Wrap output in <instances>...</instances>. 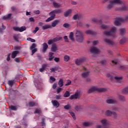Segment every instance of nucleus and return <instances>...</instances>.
<instances>
[{
    "instance_id": "obj_23",
    "label": "nucleus",
    "mask_w": 128,
    "mask_h": 128,
    "mask_svg": "<svg viewBox=\"0 0 128 128\" xmlns=\"http://www.w3.org/2000/svg\"><path fill=\"white\" fill-rule=\"evenodd\" d=\"M120 34H124L126 32V28H122L120 30Z\"/></svg>"
},
{
    "instance_id": "obj_16",
    "label": "nucleus",
    "mask_w": 128,
    "mask_h": 128,
    "mask_svg": "<svg viewBox=\"0 0 128 128\" xmlns=\"http://www.w3.org/2000/svg\"><path fill=\"white\" fill-rule=\"evenodd\" d=\"M106 102L107 104H116V100L114 99H108Z\"/></svg>"
},
{
    "instance_id": "obj_19",
    "label": "nucleus",
    "mask_w": 128,
    "mask_h": 128,
    "mask_svg": "<svg viewBox=\"0 0 128 128\" xmlns=\"http://www.w3.org/2000/svg\"><path fill=\"white\" fill-rule=\"evenodd\" d=\"M18 54V51L16 50L12 52V58H14L16 56V55Z\"/></svg>"
},
{
    "instance_id": "obj_31",
    "label": "nucleus",
    "mask_w": 128,
    "mask_h": 128,
    "mask_svg": "<svg viewBox=\"0 0 128 128\" xmlns=\"http://www.w3.org/2000/svg\"><path fill=\"white\" fill-rule=\"evenodd\" d=\"M122 92H123V94H128V86L124 88L122 90Z\"/></svg>"
},
{
    "instance_id": "obj_38",
    "label": "nucleus",
    "mask_w": 128,
    "mask_h": 128,
    "mask_svg": "<svg viewBox=\"0 0 128 128\" xmlns=\"http://www.w3.org/2000/svg\"><path fill=\"white\" fill-rule=\"evenodd\" d=\"M62 40V38L56 37L53 39V40L54 41V42H58V40Z\"/></svg>"
},
{
    "instance_id": "obj_33",
    "label": "nucleus",
    "mask_w": 128,
    "mask_h": 128,
    "mask_svg": "<svg viewBox=\"0 0 128 128\" xmlns=\"http://www.w3.org/2000/svg\"><path fill=\"white\" fill-rule=\"evenodd\" d=\"M10 16H12V14H9L6 16H4L3 17V18H4V20H8V19L10 18Z\"/></svg>"
},
{
    "instance_id": "obj_17",
    "label": "nucleus",
    "mask_w": 128,
    "mask_h": 128,
    "mask_svg": "<svg viewBox=\"0 0 128 128\" xmlns=\"http://www.w3.org/2000/svg\"><path fill=\"white\" fill-rule=\"evenodd\" d=\"M60 22V20H54L52 23V26L53 28H54V26H56V24H58Z\"/></svg>"
},
{
    "instance_id": "obj_35",
    "label": "nucleus",
    "mask_w": 128,
    "mask_h": 128,
    "mask_svg": "<svg viewBox=\"0 0 128 128\" xmlns=\"http://www.w3.org/2000/svg\"><path fill=\"white\" fill-rule=\"evenodd\" d=\"M70 92L68 91H66L64 94V98H68V96H70Z\"/></svg>"
},
{
    "instance_id": "obj_58",
    "label": "nucleus",
    "mask_w": 128,
    "mask_h": 128,
    "mask_svg": "<svg viewBox=\"0 0 128 128\" xmlns=\"http://www.w3.org/2000/svg\"><path fill=\"white\" fill-rule=\"evenodd\" d=\"M113 110H118V112H120L121 110L120 108H114L112 109Z\"/></svg>"
},
{
    "instance_id": "obj_21",
    "label": "nucleus",
    "mask_w": 128,
    "mask_h": 128,
    "mask_svg": "<svg viewBox=\"0 0 128 128\" xmlns=\"http://www.w3.org/2000/svg\"><path fill=\"white\" fill-rule=\"evenodd\" d=\"M52 4H53L54 6V8H60V4L56 2H52Z\"/></svg>"
},
{
    "instance_id": "obj_27",
    "label": "nucleus",
    "mask_w": 128,
    "mask_h": 128,
    "mask_svg": "<svg viewBox=\"0 0 128 128\" xmlns=\"http://www.w3.org/2000/svg\"><path fill=\"white\" fill-rule=\"evenodd\" d=\"M80 16L78 14H76L73 16V20H80Z\"/></svg>"
},
{
    "instance_id": "obj_54",
    "label": "nucleus",
    "mask_w": 128,
    "mask_h": 128,
    "mask_svg": "<svg viewBox=\"0 0 128 128\" xmlns=\"http://www.w3.org/2000/svg\"><path fill=\"white\" fill-rule=\"evenodd\" d=\"M56 100H61L62 98V95H56Z\"/></svg>"
},
{
    "instance_id": "obj_52",
    "label": "nucleus",
    "mask_w": 128,
    "mask_h": 128,
    "mask_svg": "<svg viewBox=\"0 0 128 128\" xmlns=\"http://www.w3.org/2000/svg\"><path fill=\"white\" fill-rule=\"evenodd\" d=\"M52 42H54V39L52 40H48V44H52Z\"/></svg>"
},
{
    "instance_id": "obj_48",
    "label": "nucleus",
    "mask_w": 128,
    "mask_h": 128,
    "mask_svg": "<svg viewBox=\"0 0 128 128\" xmlns=\"http://www.w3.org/2000/svg\"><path fill=\"white\" fill-rule=\"evenodd\" d=\"M70 108V104H67L64 106V108L65 110H69Z\"/></svg>"
},
{
    "instance_id": "obj_2",
    "label": "nucleus",
    "mask_w": 128,
    "mask_h": 128,
    "mask_svg": "<svg viewBox=\"0 0 128 128\" xmlns=\"http://www.w3.org/2000/svg\"><path fill=\"white\" fill-rule=\"evenodd\" d=\"M92 22H97V24H100V28L102 30H108L110 28V25H106L102 24V20H98L96 18H93L92 19Z\"/></svg>"
},
{
    "instance_id": "obj_3",
    "label": "nucleus",
    "mask_w": 128,
    "mask_h": 128,
    "mask_svg": "<svg viewBox=\"0 0 128 128\" xmlns=\"http://www.w3.org/2000/svg\"><path fill=\"white\" fill-rule=\"evenodd\" d=\"M118 30L116 29V27H112L110 31H104L103 34H105V36H114V34H116V32Z\"/></svg>"
},
{
    "instance_id": "obj_64",
    "label": "nucleus",
    "mask_w": 128,
    "mask_h": 128,
    "mask_svg": "<svg viewBox=\"0 0 128 128\" xmlns=\"http://www.w3.org/2000/svg\"><path fill=\"white\" fill-rule=\"evenodd\" d=\"M38 50L36 49V48H34V49H33L32 50V54H34V52H37Z\"/></svg>"
},
{
    "instance_id": "obj_43",
    "label": "nucleus",
    "mask_w": 128,
    "mask_h": 128,
    "mask_svg": "<svg viewBox=\"0 0 128 128\" xmlns=\"http://www.w3.org/2000/svg\"><path fill=\"white\" fill-rule=\"evenodd\" d=\"M126 42V38H123L120 40V44H124V42Z\"/></svg>"
},
{
    "instance_id": "obj_26",
    "label": "nucleus",
    "mask_w": 128,
    "mask_h": 128,
    "mask_svg": "<svg viewBox=\"0 0 128 128\" xmlns=\"http://www.w3.org/2000/svg\"><path fill=\"white\" fill-rule=\"evenodd\" d=\"M26 30V28L24 26L19 27V32H24V30Z\"/></svg>"
},
{
    "instance_id": "obj_44",
    "label": "nucleus",
    "mask_w": 128,
    "mask_h": 128,
    "mask_svg": "<svg viewBox=\"0 0 128 128\" xmlns=\"http://www.w3.org/2000/svg\"><path fill=\"white\" fill-rule=\"evenodd\" d=\"M13 38H14V40H15L18 41V34H14L13 36Z\"/></svg>"
},
{
    "instance_id": "obj_46",
    "label": "nucleus",
    "mask_w": 128,
    "mask_h": 128,
    "mask_svg": "<svg viewBox=\"0 0 128 128\" xmlns=\"http://www.w3.org/2000/svg\"><path fill=\"white\" fill-rule=\"evenodd\" d=\"M28 104L30 106H36L34 102H29Z\"/></svg>"
},
{
    "instance_id": "obj_25",
    "label": "nucleus",
    "mask_w": 128,
    "mask_h": 128,
    "mask_svg": "<svg viewBox=\"0 0 128 128\" xmlns=\"http://www.w3.org/2000/svg\"><path fill=\"white\" fill-rule=\"evenodd\" d=\"M101 122L103 126H106L108 124V120L106 119H103L101 120Z\"/></svg>"
},
{
    "instance_id": "obj_11",
    "label": "nucleus",
    "mask_w": 128,
    "mask_h": 128,
    "mask_svg": "<svg viewBox=\"0 0 128 128\" xmlns=\"http://www.w3.org/2000/svg\"><path fill=\"white\" fill-rule=\"evenodd\" d=\"M72 10L69 9L64 12V16L66 18H68L70 14H72Z\"/></svg>"
},
{
    "instance_id": "obj_50",
    "label": "nucleus",
    "mask_w": 128,
    "mask_h": 128,
    "mask_svg": "<svg viewBox=\"0 0 128 128\" xmlns=\"http://www.w3.org/2000/svg\"><path fill=\"white\" fill-rule=\"evenodd\" d=\"M72 84V81H70V80H68L66 81V84H65V86H70V84Z\"/></svg>"
},
{
    "instance_id": "obj_7",
    "label": "nucleus",
    "mask_w": 128,
    "mask_h": 128,
    "mask_svg": "<svg viewBox=\"0 0 128 128\" xmlns=\"http://www.w3.org/2000/svg\"><path fill=\"white\" fill-rule=\"evenodd\" d=\"M90 52L94 54H98L100 53V50L96 47L94 46L90 48Z\"/></svg>"
},
{
    "instance_id": "obj_63",
    "label": "nucleus",
    "mask_w": 128,
    "mask_h": 128,
    "mask_svg": "<svg viewBox=\"0 0 128 128\" xmlns=\"http://www.w3.org/2000/svg\"><path fill=\"white\" fill-rule=\"evenodd\" d=\"M34 14H40V10H34Z\"/></svg>"
},
{
    "instance_id": "obj_15",
    "label": "nucleus",
    "mask_w": 128,
    "mask_h": 128,
    "mask_svg": "<svg viewBox=\"0 0 128 128\" xmlns=\"http://www.w3.org/2000/svg\"><path fill=\"white\" fill-rule=\"evenodd\" d=\"M48 28H52V26H50V24H44L42 26V30H43Z\"/></svg>"
},
{
    "instance_id": "obj_9",
    "label": "nucleus",
    "mask_w": 128,
    "mask_h": 128,
    "mask_svg": "<svg viewBox=\"0 0 128 128\" xmlns=\"http://www.w3.org/2000/svg\"><path fill=\"white\" fill-rule=\"evenodd\" d=\"M104 42H106L107 44H109L110 46H114L116 44L112 40L110 39H108V38H106L104 39Z\"/></svg>"
},
{
    "instance_id": "obj_29",
    "label": "nucleus",
    "mask_w": 128,
    "mask_h": 128,
    "mask_svg": "<svg viewBox=\"0 0 128 128\" xmlns=\"http://www.w3.org/2000/svg\"><path fill=\"white\" fill-rule=\"evenodd\" d=\"M106 116H112V111H110L108 110L106 112Z\"/></svg>"
},
{
    "instance_id": "obj_37",
    "label": "nucleus",
    "mask_w": 128,
    "mask_h": 128,
    "mask_svg": "<svg viewBox=\"0 0 128 128\" xmlns=\"http://www.w3.org/2000/svg\"><path fill=\"white\" fill-rule=\"evenodd\" d=\"M14 84V80H9L8 82V84L9 86H12V85Z\"/></svg>"
},
{
    "instance_id": "obj_6",
    "label": "nucleus",
    "mask_w": 128,
    "mask_h": 128,
    "mask_svg": "<svg viewBox=\"0 0 128 128\" xmlns=\"http://www.w3.org/2000/svg\"><path fill=\"white\" fill-rule=\"evenodd\" d=\"M124 22V19L122 18H119L114 22V24L118 26H120V22Z\"/></svg>"
},
{
    "instance_id": "obj_57",
    "label": "nucleus",
    "mask_w": 128,
    "mask_h": 128,
    "mask_svg": "<svg viewBox=\"0 0 128 128\" xmlns=\"http://www.w3.org/2000/svg\"><path fill=\"white\" fill-rule=\"evenodd\" d=\"M63 26H64V28H68L70 26V24H68L66 23L63 24Z\"/></svg>"
},
{
    "instance_id": "obj_20",
    "label": "nucleus",
    "mask_w": 128,
    "mask_h": 128,
    "mask_svg": "<svg viewBox=\"0 0 128 128\" xmlns=\"http://www.w3.org/2000/svg\"><path fill=\"white\" fill-rule=\"evenodd\" d=\"M53 56H54V53H52V52H49V54H48V56H49L48 60H49L50 61V60H54V57Z\"/></svg>"
},
{
    "instance_id": "obj_1",
    "label": "nucleus",
    "mask_w": 128,
    "mask_h": 128,
    "mask_svg": "<svg viewBox=\"0 0 128 128\" xmlns=\"http://www.w3.org/2000/svg\"><path fill=\"white\" fill-rule=\"evenodd\" d=\"M115 4H119V8L118 9V10H128V6L121 0H112L110 1L107 6V8L110 10L114 6Z\"/></svg>"
},
{
    "instance_id": "obj_42",
    "label": "nucleus",
    "mask_w": 128,
    "mask_h": 128,
    "mask_svg": "<svg viewBox=\"0 0 128 128\" xmlns=\"http://www.w3.org/2000/svg\"><path fill=\"white\" fill-rule=\"evenodd\" d=\"M50 80H52L50 81V84H52L54 82H56V78L52 76H50Z\"/></svg>"
},
{
    "instance_id": "obj_61",
    "label": "nucleus",
    "mask_w": 128,
    "mask_h": 128,
    "mask_svg": "<svg viewBox=\"0 0 128 128\" xmlns=\"http://www.w3.org/2000/svg\"><path fill=\"white\" fill-rule=\"evenodd\" d=\"M118 68H120V70H124V68H126L124 66H122V65H119Z\"/></svg>"
},
{
    "instance_id": "obj_45",
    "label": "nucleus",
    "mask_w": 128,
    "mask_h": 128,
    "mask_svg": "<svg viewBox=\"0 0 128 128\" xmlns=\"http://www.w3.org/2000/svg\"><path fill=\"white\" fill-rule=\"evenodd\" d=\"M106 76H107V78H110V80H114V77L112 76H110V74H107Z\"/></svg>"
},
{
    "instance_id": "obj_39",
    "label": "nucleus",
    "mask_w": 128,
    "mask_h": 128,
    "mask_svg": "<svg viewBox=\"0 0 128 128\" xmlns=\"http://www.w3.org/2000/svg\"><path fill=\"white\" fill-rule=\"evenodd\" d=\"M36 48V44L34 43L32 44V46L30 47V50H34Z\"/></svg>"
},
{
    "instance_id": "obj_10",
    "label": "nucleus",
    "mask_w": 128,
    "mask_h": 128,
    "mask_svg": "<svg viewBox=\"0 0 128 128\" xmlns=\"http://www.w3.org/2000/svg\"><path fill=\"white\" fill-rule=\"evenodd\" d=\"M76 38L77 42L80 40V30H76Z\"/></svg>"
},
{
    "instance_id": "obj_22",
    "label": "nucleus",
    "mask_w": 128,
    "mask_h": 128,
    "mask_svg": "<svg viewBox=\"0 0 128 128\" xmlns=\"http://www.w3.org/2000/svg\"><path fill=\"white\" fill-rule=\"evenodd\" d=\"M69 38L71 40H74V32H70L69 34Z\"/></svg>"
},
{
    "instance_id": "obj_12",
    "label": "nucleus",
    "mask_w": 128,
    "mask_h": 128,
    "mask_svg": "<svg viewBox=\"0 0 128 128\" xmlns=\"http://www.w3.org/2000/svg\"><path fill=\"white\" fill-rule=\"evenodd\" d=\"M52 102L55 108H58L60 106V103L56 100H52Z\"/></svg>"
},
{
    "instance_id": "obj_55",
    "label": "nucleus",
    "mask_w": 128,
    "mask_h": 128,
    "mask_svg": "<svg viewBox=\"0 0 128 128\" xmlns=\"http://www.w3.org/2000/svg\"><path fill=\"white\" fill-rule=\"evenodd\" d=\"M11 10L12 12H16V8L14 6H12Z\"/></svg>"
},
{
    "instance_id": "obj_4",
    "label": "nucleus",
    "mask_w": 128,
    "mask_h": 128,
    "mask_svg": "<svg viewBox=\"0 0 128 128\" xmlns=\"http://www.w3.org/2000/svg\"><path fill=\"white\" fill-rule=\"evenodd\" d=\"M104 92L106 91V89L104 88H98L96 87H92L88 90V94H92V92Z\"/></svg>"
},
{
    "instance_id": "obj_5",
    "label": "nucleus",
    "mask_w": 128,
    "mask_h": 128,
    "mask_svg": "<svg viewBox=\"0 0 128 128\" xmlns=\"http://www.w3.org/2000/svg\"><path fill=\"white\" fill-rule=\"evenodd\" d=\"M49 15L50 16L47 20H46V22H50V20H52L56 18V13L54 10L50 12Z\"/></svg>"
},
{
    "instance_id": "obj_40",
    "label": "nucleus",
    "mask_w": 128,
    "mask_h": 128,
    "mask_svg": "<svg viewBox=\"0 0 128 128\" xmlns=\"http://www.w3.org/2000/svg\"><path fill=\"white\" fill-rule=\"evenodd\" d=\"M86 34H94V32L92 30H88L86 31Z\"/></svg>"
},
{
    "instance_id": "obj_59",
    "label": "nucleus",
    "mask_w": 128,
    "mask_h": 128,
    "mask_svg": "<svg viewBox=\"0 0 128 128\" xmlns=\"http://www.w3.org/2000/svg\"><path fill=\"white\" fill-rule=\"evenodd\" d=\"M39 28L38 27H36L35 28V30L33 31L34 34H36V32H38V30Z\"/></svg>"
},
{
    "instance_id": "obj_51",
    "label": "nucleus",
    "mask_w": 128,
    "mask_h": 128,
    "mask_svg": "<svg viewBox=\"0 0 128 128\" xmlns=\"http://www.w3.org/2000/svg\"><path fill=\"white\" fill-rule=\"evenodd\" d=\"M50 70L51 72H56V70H58V68H51Z\"/></svg>"
},
{
    "instance_id": "obj_24",
    "label": "nucleus",
    "mask_w": 128,
    "mask_h": 128,
    "mask_svg": "<svg viewBox=\"0 0 128 128\" xmlns=\"http://www.w3.org/2000/svg\"><path fill=\"white\" fill-rule=\"evenodd\" d=\"M58 84L59 86H60V88H62V86H63L64 80H62V78L60 79V80L58 82Z\"/></svg>"
},
{
    "instance_id": "obj_32",
    "label": "nucleus",
    "mask_w": 128,
    "mask_h": 128,
    "mask_svg": "<svg viewBox=\"0 0 128 128\" xmlns=\"http://www.w3.org/2000/svg\"><path fill=\"white\" fill-rule=\"evenodd\" d=\"M64 60L65 62H68L70 60V56L66 55L64 56Z\"/></svg>"
},
{
    "instance_id": "obj_56",
    "label": "nucleus",
    "mask_w": 128,
    "mask_h": 128,
    "mask_svg": "<svg viewBox=\"0 0 128 128\" xmlns=\"http://www.w3.org/2000/svg\"><path fill=\"white\" fill-rule=\"evenodd\" d=\"M70 114L72 116L74 120H76V116H74V113L73 112H70Z\"/></svg>"
},
{
    "instance_id": "obj_8",
    "label": "nucleus",
    "mask_w": 128,
    "mask_h": 128,
    "mask_svg": "<svg viewBox=\"0 0 128 128\" xmlns=\"http://www.w3.org/2000/svg\"><path fill=\"white\" fill-rule=\"evenodd\" d=\"M80 94V92L77 90L74 94L70 96V100H76V98H78Z\"/></svg>"
},
{
    "instance_id": "obj_28",
    "label": "nucleus",
    "mask_w": 128,
    "mask_h": 128,
    "mask_svg": "<svg viewBox=\"0 0 128 128\" xmlns=\"http://www.w3.org/2000/svg\"><path fill=\"white\" fill-rule=\"evenodd\" d=\"M53 12H54L56 14H61V12H62V9H58V10H54Z\"/></svg>"
},
{
    "instance_id": "obj_14",
    "label": "nucleus",
    "mask_w": 128,
    "mask_h": 128,
    "mask_svg": "<svg viewBox=\"0 0 128 128\" xmlns=\"http://www.w3.org/2000/svg\"><path fill=\"white\" fill-rule=\"evenodd\" d=\"M48 48V44L44 42L42 44L43 52H46Z\"/></svg>"
},
{
    "instance_id": "obj_53",
    "label": "nucleus",
    "mask_w": 128,
    "mask_h": 128,
    "mask_svg": "<svg viewBox=\"0 0 128 128\" xmlns=\"http://www.w3.org/2000/svg\"><path fill=\"white\" fill-rule=\"evenodd\" d=\"M76 64L77 66H80V60H76Z\"/></svg>"
},
{
    "instance_id": "obj_34",
    "label": "nucleus",
    "mask_w": 128,
    "mask_h": 128,
    "mask_svg": "<svg viewBox=\"0 0 128 128\" xmlns=\"http://www.w3.org/2000/svg\"><path fill=\"white\" fill-rule=\"evenodd\" d=\"M46 64H43L42 66V68L40 69V72H44V70L46 68Z\"/></svg>"
},
{
    "instance_id": "obj_62",
    "label": "nucleus",
    "mask_w": 128,
    "mask_h": 128,
    "mask_svg": "<svg viewBox=\"0 0 128 128\" xmlns=\"http://www.w3.org/2000/svg\"><path fill=\"white\" fill-rule=\"evenodd\" d=\"M62 89L60 88H57V94H60V92H62Z\"/></svg>"
},
{
    "instance_id": "obj_60",
    "label": "nucleus",
    "mask_w": 128,
    "mask_h": 128,
    "mask_svg": "<svg viewBox=\"0 0 128 128\" xmlns=\"http://www.w3.org/2000/svg\"><path fill=\"white\" fill-rule=\"evenodd\" d=\"M5 28H6V26H4V25L2 24V28H0V32H2V30H4Z\"/></svg>"
},
{
    "instance_id": "obj_30",
    "label": "nucleus",
    "mask_w": 128,
    "mask_h": 128,
    "mask_svg": "<svg viewBox=\"0 0 128 128\" xmlns=\"http://www.w3.org/2000/svg\"><path fill=\"white\" fill-rule=\"evenodd\" d=\"M10 108L12 110H18V108L16 106H10Z\"/></svg>"
},
{
    "instance_id": "obj_13",
    "label": "nucleus",
    "mask_w": 128,
    "mask_h": 128,
    "mask_svg": "<svg viewBox=\"0 0 128 128\" xmlns=\"http://www.w3.org/2000/svg\"><path fill=\"white\" fill-rule=\"evenodd\" d=\"M51 50L52 52H56V50H58V46H56V44H54L52 46L51 48Z\"/></svg>"
},
{
    "instance_id": "obj_41",
    "label": "nucleus",
    "mask_w": 128,
    "mask_h": 128,
    "mask_svg": "<svg viewBox=\"0 0 128 128\" xmlns=\"http://www.w3.org/2000/svg\"><path fill=\"white\" fill-rule=\"evenodd\" d=\"M118 98L120 100H122L123 102L126 100V99L124 98V96L119 95L118 96Z\"/></svg>"
},
{
    "instance_id": "obj_49",
    "label": "nucleus",
    "mask_w": 128,
    "mask_h": 128,
    "mask_svg": "<svg viewBox=\"0 0 128 128\" xmlns=\"http://www.w3.org/2000/svg\"><path fill=\"white\" fill-rule=\"evenodd\" d=\"M40 112H42L40 109L37 108L34 114H40Z\"/></svg>"
},
{
    "instance_id": "obj_47",
    "label": "nucleus",
    "mask_w": 128,
    "mask_h": 128,
    "mask_svg": "<svg viewBox=\"0 0 128 128\" xmlns=\"http://www.w3.org/2000/svg\"><path fill=\"white\" fill-rule=\"evenodd\" d=\"M13 30H14L15 32H20V27H18V26L13 27Z\"/></svg>"
},
{
    "instance_id": "obj_18",
    "label": "nucleus",
    "mask_w": 128,
    "mask_h": 128,
    "mask_svg": "<svg viewBox=\"0 0 128 128\" xmlns=\"http://www.w3.org/2000/svg\"><path fill=\"white\" fill-rule=\"evenodd\" d=\"M114 78L118 82L120 83L121 82H122V76H115Z\"/></svg>"
},
{
    "instance_id": "obj_36",
    "label": "nucleus",
    "mask_w": 128,
    "mask_h": 128,
    "mask_svg": "<svg viewBox=\"0 0 128 128\" xmlns=\"http://www.w3.org/2000/svg\"><path fill=\"white\" fill-rule=\"evenodd\" d=\"M88 74H90V72H86L82 74V76L84 78H88Z\"/></svg>"
}]
</instances>
